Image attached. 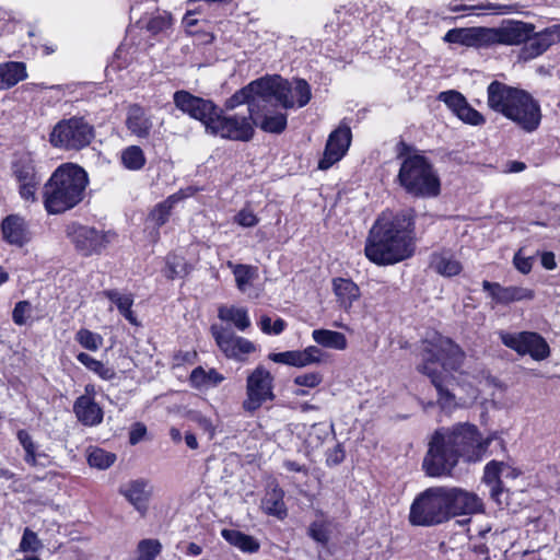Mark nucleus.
I'll return each mask as SVG.
<instances>
[{"mask_svg":"<svg viewBox=\"0 0 560 560\" xmlns=\"http://www.w3.org/2000/svg\"><path fill=\"white\" fill-rule=\"evenodd\" d=\"M211 334L215 340L217 346L229 359L243 361L245 355L256 350V347L252 341L236 336L228 328L213 325L211 326Z\"/></svg>","mask_w":560,"mask_h":560,"instance_id":"obj_14","label":"nucleus"},{"mask_svg":"<svg viewBox=\"0 0 560 560\" xmlns=\"http://www.w3.org/2000/svg\"><path fill=\"white\" fill-rule=\"evenodd\" d=\"M42 547H43V544L38 539L36 533H34L30 528H25L22 539H21V542H20V549L25 552H27V551L36 552L39 549H42Z\"/></svg>","mask_w":560,"mask_h":560,"instance_id":"obj_50","label":"nucleus"},{"mask_svg":"<svg viewBox=\"0 0 560 560\" xmlns=\"http://www.w3.org/2000/svg\"><path fill=\"white\" fill-rule=\"evenodd\" d=\"M283 491L277 485H270L261 500V509L268 514L282 520L287 516Z\"/></svg>","mask_w":560,"mask_h":560,"instance_id":"obj_30","label":"nucleus"},{"mask_svg":"<svg viewBox=\"0 0 560 560\" xmlns=\"http://www.w3.org/2000/svg\"><path fill=\"white\" fill-rule=\"evenodd\" d=\"M185 442L187 446L191 450H196L198 447L197 439L192 433H186Z\"/></svg>","mask_w":560,"mask_h":560,"instance_id":"obj_64","label":"nucleus"},{"mask_svg":"<svg viewBox=\"0 0 560 560\" xmlns=\"http://www.w3.org/2000/svg\"><path fill=\"white\" fill-rule=\"evenodd\" d=\"M173 101L179 110L194 119L200 120L205 125L206 131L208 130V125L217 110L211 101L195 96L184 90L175 92Z\"/></svg>","mask_w":560,"mask_h":560,"instance_id":"obj_16","label":"nucleus"},{"mask_svg":"<svg viewBox=\"0 0 560 560\" xmlns=\"http://www.w3.org/2000/svg\"><path fill=\"white\" fill-rule=\"evenodd\" d=\"M73 411L78 420L84 425H96L103 420L101 407L86 395L80 396L75 400Z\"/></svg>","mask_w":560,"mask_h":560,"instance_id":"obj_28","label":"nucleus"},{"mask_svg":"<svg viewBox=\"0 0 560 560\" xmlns=\"http://www.w3.org/2000/svg\"><path fill=\"white\" fill-rule=\"evenodd\" d=\"M438 100L443 102L455 115L467 102L465 96L455 90L441 92Z\"/></svg>","mask_w":560,"mask_h":560,"instance_id":"obj_46","label":"nucleus"},{"mask_svg":"<svg viewBox=\"0 0 560 560\" xmlns=\"http://www.w3.org/2000/svg\"><path fill=\"white\" fill-rule=\"evenodd\" d=\"M145 432H147V429L143 424L136 423L131 428L130 433H129L130 444L135 445V444L139 443L142 440V438L144 436Z\"/></svg>","mask_w":560,"mask_h":560,"instance_id":"obj_59","label":"nucleus"},{"mask_svg":"<svg viewBox=\"0 0 560 560\" xmlns=\"http://www.w3.org/2000/svg\"><path fill=\"white\" fill-rule=\"evenodd\" d=\"M488 105L514 121L523 130H536L541 120L540 107L527 92L493 81L488 86Z\"/></svg>","mask_w":560,"mask_h":560,"instance_id":"obj_4","label":"nucleus"},{"mask_svg":"<svg viewBox=\"0 0 560 560\" xmlns=\"http://www.w3.org/2000/svg\"><path fill=\"white\" fill-rule=\"evenodd\" d=\"M266 101L281 104L283 108L305 106L311 100V88L305 80L298 79L292 82L281 77L265 78Z\"/></svg>","mask_w":560,"mask_h":560,"instance_id":"obj_9","label":"nucleus"},{"mask_svg":"<svg viewBox=\"0 0 560 560\" xmlns=\"http://www.w3.org/2000/svg\"><path fill=\"white\" fill-rule=\"evenodd\" d=\"M222 536L231 544L238 547L243 551L254 552L259 548L258 542L250 536L238 530L223 529Z\"/></svg>","mask_w":560,"mask_h":560,"instance_id":"obj_41","label":"nucleus"},{"mask_svg":"<svg viewBox=\"0 0 560 560\" xmlns=\"http://www.w3.org/2000/svg\"><path fill=\"white\" fill-rule=\"evenodd\" d=\"M27 77L23 62L9 61L0 65V89H10Z\"/></svg>","mask_w":560,"mask_h":560,"instance_id":"obj_33","label":"nucleus"},{"mask_svg":"<svg viewBox=\"0 0 560 560\" xmlns=\"http://www.w3.org/2000/svg\"><path fill=\"white\" fill-rule=\"evenodd\" d=\"M502 343L521 355L529 354L536 361H542L550 355V348L545 338L533 331L517 334L500 331Z\"/></svg>","mask_w":560,"mask_h":560,"instance_id":"obj_12","label":"nucleus"},{"mask_svg":"<svg viewBox=\"0 0 560 560\" xmlns=\"http://www.w3.org/2000/svg\"><path fill=\"white\" fill-rule=\"evenodd\" d=\"M534 33V25L521 21H510L498 28H488V45H520Z\"/></svg>","mask_w":560,"mask_h":560,"instance_id":"obj_19","label":"nucleus"},{"mask_svg":"<svg viewBox=\"0 0 560 560\" xmlns=\"http://www.w3.org/2000/svg\"><path fill=\"white\" fill-rule=\"evenodd\" d=\"M12 171L19 183L21 198L27 202H35L40 178L35 171L34 161L28 155L21 156L13 163Z\"/></svg>","mask_w":560,"mask_h":560,"instance_id":"obj_17","label":"nucleus"},{"mask_svg":"<svg viewBox=\"0 0 560 560\" xmlns=\"http://www.w3.org/2000/svg\"><path fill=\"white\" fill-rule=\"evenodd\" d=\"M478 429L468 423L442 428L433 434L422 467L430 477L448 476L459 457L478 460L489 441H482Z\"/></svg>","mask_w":560,"mask_h":560,"instance_id":"obj_2","label":"nucleus"},{"mask_svg":"<svg viewBox=\"0 0 560 560\" xmlns=\"http://www.w3.org/2000/svg\"><path fill=\"white\" fill-rule=\"evenodd\" d=\"M3 238L16 246H23L28 242V231L25 220L16 214L8 215L1 223Z\"/></svg>","mask_w":560,"mask_h":560,"instance_id":"obj_27","label":"nucleus"},{"mask_svg":"<svg viewBox=\"0 0 560 560\" xmlns=\"http://www.w3.org/2000/svg\"><path fill=\"white\" fill-rule=\"evenodd\" d=\"M275 102H266V105L257 113L250 115L254 126L270 133H280L287 127V115L275 109Z\"/></svg>","mask_w":560,"mask_h":560,"instance_id":"obj_23","label":"nucleus"},{"mask_svg":"<svg viewBox=\"0 0 560 560\" xmlns=\"http://www.w3.org/2000/svg\"><path fill=\"white\" fill-rule=\"evenodd\" d=\"M472 551L477 555L485 557V560H491L489 555V548L485 544H476L472 547Z\"/></svg>","mask_w":560,"mask_h":560,"instance_id":"obj_62","label":"nucleus"},{"mask_svg":"<svg viewBox=\"0 0 560 560\" xmlns=\"http://www.w3.org/2000/svg\"><path fill=\"white\" fill-rule=\"evenodd\" d=\"M456 116L465 124H469L472 126H480L485 122L483 116L478 110L472 108L468 104V102H466V104L460 108V110H458Z\"/></svg>","mask_w":560,"mask_h":560,"instance_id":"obj_49","label":"nucleus"},{"mask_svg":"<svg viewBox=\"0 0 560 560\" xmlns=\"http://www.w3.org/2000/svg\"><path fill=\"white\" fill-rule=\"evenodd\" d=\"M265 85V78L250 82L247 86L237 91L225 102V108L234 109L235 107L246 103L247 114L257 115L267 102Z\"/></svg>","mask_w":560,"mask_h":560,"instance_id":"obj_18","label":"nucleus"},{"mask_svg":"<svg viewBox=\"0 0 560 560\" xmlns=\"http://www.w3.org/2000/svg\"><path fill=\"white\" fill-rule=\"evenodd\" d=\"M89 184L86 172L73 163L60 165L44 186V205L48 213H62L82 201Z\"/></svg>","mask_w":560,"mask_h":560,"instance_id":"obj_5","label":"nucleus"},{"mask_svg":"<svg viewBox=\"0 0 560 560\" xmlns=\"http://www.w3.org/2000/svg\"><path fill=\"white\" fill-rule=\"evenodd\" d=\"M553 44V38L549 27L536 34L532 33L528 39L524 43V47L521 52L522 57L525 60L534 59L544 54Z\"/></svg>","mask_w":560,"mask_h":560,"instance_id":"obj_29","label":"nucleus"},{"mask_svg":"<svg viewBox=\"0 0 560 560\" xmlns=\"http://www.w3.org/2000/svg\"><path fill=\"white\" fill-rule=\"evenodd\" d=\"M191 386L197 389H209L223 382L224 376L214 369L205 370L198 366L190 374Z\"/></svg>","mask_w":560,"mask_h":560,"instance_id":"obj_34","label":"nucleus"},{"mask_svg":"<svg viewBox=\"0 0 560 560\" xmlns=\"http://www.w3.org/2000/svg\"><path fill=\"white\" fill-rule=\"evenodd\" d=\"M113 303L116 304L120 314L132 325H138L137 318L131 311L133 299L128 294H120L116 290L105 291L104 293Z\"/></svg>","mask_w":560,"mask_h":560,"instance_id":"obj_39","label":"nucleus"},{"mask_svg":"<svg viewBox=\"0 0 560 560\" xmlns=\"http://www.w3.org/2000/svg\"><path fill=\"white\" fill-rule=\"evenodd\" d=\"M482 288L499 304H509L516 301L534 299V291L523 287H502L497 282L485 280Z\"/></svg>","mask_w":560,"mask_h":560,"instance_id":"obj_24","label":"nucleus"},{"mask_svg":"<svg viewBox=\"0 0 560 560\" xmlns=\"http://www.w3.org/2000/svg\"><path fill=\"white\" fill-rule=\"evenodd\" d=\"M182 197L177 194L167 197L152 209L148 217V222L155 228L164 225L171 215L174 205Z\"/></svg>","mask_w":560,"mask_h":560,"instance_id":"obj_38","label":"nucleus"},{"mask_svg":"<svg viewBox=\"0 0 560 560\" xmlns=\"http://www.w3.org/2000/svg\"><path fill=\"white\" fill-rule=\"evenodd\" d=\"M365 256L376 265H393L413 253V221L406 213L383 212L369 232Z\"/></svg>","mask_w":560,"mask_h":560,"instance_id":"obj_3","label":"nucleus"},{"mask_svg":"<svg viewBox=\"0 0 560 560\" xmlns=\"http://www.w3.org/2000/svg\"><path fill=\"white\" fill-rule=\"evenodd\" d=\"M259 326L265 334L279 335L285 329L287 324L282 318H277L272 324L271 318L264 315L260 317Z\"/></svg>","mask_w":560,"mask_h":560,"instance_id":"obj_51","label":"nucleus"},{"mask_svg":"<svg viewBox=\"0 0 560 560\" xmlns=\"http://www.w3.org/2000/svg\"><path fill=\"white\" fill-rule=\"evenodd\" d=\"M94 138V128L83 117H70L58 121L49 133L54 148L79 151Z\"/></svg>","mask_w":560,"mask_h":560,"instance_id":"obj_8","label":"nucleus"},{"mask_svg":"<svg viewBox=\"0 0 560 560\" xmlns=\"http://www.w3.org/2000/svg\"><path fill=\"white\" fill-rule=\"evenodd\" d=\"M234 222L243 228H253L259 222V219L252 210L242 209L235 214Z\"/></svg>","mask_w":560,"mask_h":560,"instance_id":"obj_56","label":"nucleus"},{"mask_svg":"<svg viewBox=\"0 0 560 560\" xmlns=\"http://www.w3.org/2000/svg\"><path fill=\"white\" fill-rule=\"evenodd\" d=\"M345 458V452L337 445L328 455L327 462L332 465L341 463Z\"/></svg>","mask_w":560,"mask_h":560,"instance_id":"obj_61","label":"nucleus"},{"mask_svg":"<svg viewBox=\"0 0 560 560\" xmlns=\"http://www.w3.org/2000/svg\"><path fill=\"white\" fill-rule=\"evenodd\" d=\"M351 143V130L346 125H340L334 130L327 140L324 156L318 162L320 170H328L338 162L349 149Z\"/></svg>","mask_w":560,"mask_h":560,"instance_id":"obj_20","label":"nucleus"},{"mask_svg":"<svg viewBox=\"0 0 560 560\" xmlns=\"http://www.w3.org/2000/svg\"><path fill=\"white\" fill-rule=\"evenodd\" d=\"M400 185L417 197H435L440 192V179L431 163L422 155L407 156L398 173Z\"/></svg>","mask_w":560,"mask_h":560,"instance_id":"obj_6","label":"nucleus"},{"mask_svg":"<svg viewBox=\"0 0 560 560\" xmlns=\"http://www.w3.org/2000/svg\"><path fill=\"white\" fill-rule=\"evenodd\" d=\"M541 265L547 270H553L557 267L555 254L551 252H544L540 257Z\"/></svg>","mask_w":560,"mask_h":560,"instance_id":"obj_60","label":"nucleus"},{"mask_svg":"<svg viewBox=\"0 0 560 560\" xmlns=\"http://www.w3.org/2000/svg\"><path fill=\"white\" fill-rule=\"evenodd\" d=\"M273 399V376L265 366L258 365L246 378V398L242 407L246 412L253 413Z\"/></svg>","mask_w":560,"mask_h":560,"instance_id":"obj_11","label":"nucleus"},{"mask_svg":"<svg viewBox=\"0 0 560 560\" xmlns=\"http://www.w3.org/2000/svg\"><path fill=\"white\" fill-rule=\"evenodd\" d=\"M515 268L526 275L532 270L533 257H525L522 255V250H518L513 259Z\"/></svg>","mask_w":560,"mask_h":560,"instance_id":"obj_58","label":"nucleus"},{"mask_svg":"<svg viewBox=\"0 0 560 560\" xmlns=\"http://www.w3.org/2000/svg\"><path fill=\"white\" fill-rule=\"evenodd\" d=\"M294 384L300 387L314 388L323 382V375L317 372L305 373L298 375L293 380Z\"/></svg>","mask_w":560,"mask_h":560,"instance_id":"obj_54","label":"nucleus"},{"mask_svg":"<svg viewBox=\"0 0 560 560\" xmlns=\"http://www.w3.org/2000/svg\"><path fill=\"white\" fill-rule=\"evenodd\" d=\"M75 340L86 350L96 351L103 346V337L89 329L81 328L75 334Z\"/></svg>","mask_w":560,"mask_h":560,"instance_id":"obj_43","label":"nucleus"},{"mask_svg":"<svg viewBox=\"0 0 560 560\" xmlns=\"http://www.w3.org/2000/svg\"><path fill=\"white\" fill-rule=\"evenodd\" d=\"M444 487H431L419 493L410 506L409 522L434 526L448 521Z\"/></svg>","mask_w":560,"mask_h":560,"instance_id":"obj_7","label":"nucleus"},{"mask_svg":"<svg viewBox=\"0 0 560 560\" xmlns=\"http://www.w3.org/2000/svg\"><path fill=\"white\" fill-rule=\"evenodd\" d=\"M120 161L129 171L141 170L147 162L143 150L138 145H129L121 151Z\"/></svg>","mask_w":560,"mask_h":560,"instance_id":"obj_40","label":"nucleus"},{"mask_svg":"<svg viewBox=\"0 0 560 560\" xmlns=\"http://www.w3.org/2000/svg\"><path fill=\"white\" fill-rule=\"evenodd\" d=\"M332 288L340 306L348 310L360 298L359 287L350 279L337 278L332 281Z\"/></svg>","mask_w":560,"mask_h":560,"instance_id":"obj_31","label":"nucleus"},{"mask_svg":"<svg viewBox=\"0 0 560 560\" xmlns=\"http://www.w3.org/2000/svg\"><path fill=\"white\" fill-rule=\"evenodd\" d=\"M330 534V523L327 521H315L308 527V535L322 545H327Z\"/></svg>","mask_w":560,"mask_h":560,"instance_id":"obj_45","label":"nucleus"},{"mask_svg":"<svg viewBox=\"0 0 560 560\" xmlns=\"http://www.w3.org/2000/svg\"><path fill=\"white\" fill-rule=\"evenodd\" d=\"M172 18L168 13L164 12L153 16L148 22V30L152 33L162 32L171 26Z\"/></svg>","mask_w":560,"mask_h":560,"instance_id":"obj_55","label":"nucleus"},{"mask_svg":"<svg viewBox=\"0 0 560 560\" xmlns=\"http://www.w3.org/2000/svg\"><path fill=\"white\" fill-rule=\"evenodd\" d=\"M465 10H488V11H492L498 14H504V13L509 12L510 7L488 2V3L477 4V5H456V7L451 8V11H453V12H459V11H465Z\"/></svg>","mask_w":560,"mask_h":560,"instance_id":"obj_52","label":"nucleus"},{"mask_svg":"<svg viewBox=\"0 0 560 560\" xmlns=\"http://www.w3.org/2000/svg\"><path fill=\"white\" fill-rule=\"evenodd\" d=\"M448 520L483 511L482 500L474 492L458 487H444Z\"/></svg>","mask_w":560,"mask_h":560,"instance_id":"obj_15","label":"nucleus"},{"mask_svg":"<svg viewBox=\"0 0 560 560\" xmlns=\"http://www.w3.org/2000/svg\"><path fill=\"white\" fill-rule=\"evenodd\" d=\"M312 337L318 345L335 350H345L348 347V341L342 332L329 329H315Z\"/></svg>","mask_w":560,"mask_h":560,"instance_id":"obj_35","label":"nucleus"},{"mask_svg":"<svg viewBox=\"0 0 560 560\" xmlns=\"http://www.w3.org/2000/svg\"><path fill=\"white\" fill-rule=\"evenodd\" d=\"M322 357V350L315 346H310L304 350H291L269 354L271 361L295 368H305L311 364L319 363Z\"/></svg>","mask_w":560,"mask_h":560,"instance_id":"obj_22","label":"nucleus"},{"mask_svg":"<svg viewBox=\"0 0 560 560\" xmlns=\"http://www.w3.org/2000/svg\"><path fill=\"white\" fill-rule=\"evenodd\" d=\"M190 419L198 425L199 429L208 433L210 439L213 438L215 430L212 421L209 418L199 412H195L190 416Z\"/></svg>","mask_w":560,"mask_h":560,"instance_id":"obj_57","label":"nucleus"},{"mask_svg":"<svg viewBox=\"0 0 560 560\" xmlns=\"http://www.w3.org/2000/svg\"><path fill=\"white\" fill-rule=\"evenodd\" d=\"M207 132L229 140L248 141L255 132L254 119L247 113L223 115L221 110L217 109L208 125Z\"/></svg>","mask_w":560,"mask_h":560,"instance_id":"obj_10","label":"nucleus"},{"mask_svg":"<svg viewBox=\"0 0 560 560\" xmlns=\"http://www.w3.org/2000/svg\"><path fill=\"white\" fill-rule=\"evenodd\" d=\"M431 268L443 277H454L463 270L462 264L450 252H441L432 255Z\"/></svg>","mask_w":560,"mask_h":560,"instance_id":"obj_32","label":"nucleus"},{"mask_svg":"<svg viewBox=\"0 0 560 560\" xmlns=\"http://www.w3.org/2000/svg\"><path fill=\"white\" fill-rule=\"evenodd\" d=\"M424 345L423 363L418 366V370L431 380L439 395L440 407L451 411L457 406L476 400L478 390L471 385H460L457 377L451 373L456 371L463 362L464 353L460 348L442 336H436Z\"/></svg>","mask_w":560,"mask_h":560,"instance_id":"obj_1","label":"nucleus"},{"mask_svg":"<svg viewBox=\"0 0 560 560\" xmlns=\"http://www.w3.org/2000/svg\"><path fill=\"white\" fill-rule=\"evenodd\" d=\"M444 40L468 47L488 46V28H453L445 34Z\"/></svg>","mask_w":560,"mask_h":560,"instance_id":"obj_26","label":"nucleus"},{"mask_svg":"<svg viewBox=\"0 0 560 560\" xmlns=\"http://www.w3.org/2000/svg\"><path fill=\"white\" fill-rule=\"evenodd\" d=\"M116 460V455L101 448L92 451L88 457L89 465L98 469H107Z\"/></svg>","mask_w":560,"mask_h":560,"instance_id":"obj_44","label":"nucleus"},{"mask_svg":"<svg viewBox=\"0 0 560 560\" xmlns=\"http://www.w3.org/2000/svg\"><path fill=\"white\" fill-rule=\"evenodd\" d=\"M218 317L223 322L232 323L238 330L244 331L250 326L247 310L237 306H221Z\"/></svg>","mask_w":560,"mask_h":560,"instance_id":"obj_36","label":"nucleus"},{"mask_svg":"<svg viewBox=\"0 0 560 560\" xmlns=\"http://www.w3.org/2000/svg\"><path fill=\"white\" fill-rule=\"evenodd\" d=\"M505 469L503 463L495 460L488 463L485 468L483 481L491 487L490 494L497 501L502 492L500 476Z\"/></svg>","mask_w":560,"mask_h":560,"instance_id":"obj_37","label":"nucleus"},{"mask_svg":"<svg viewBox=\"0 0 560 560\" xmlns=\"http://www.w3.org/2000/svg\"><path fill=\"white\" fill-rule=\"evenodd\" d=\"M125 124L128 131L140 139L148 138L153 128L152 116L138 104L128 107Z\"/></svg>","mask_w":560,"mask_h":560,"instance_id":"obj_25","label":"nucleus"},{"mask_svg":"<svg viewBox=\"0 0 560 560\" xmlns=\"http://www.w3.org/2000/svg\"><path fill=\"white\" fill-rule=\"evenodd\" d=\"M77 360L86 369L94 372L103 380L109 381L115 376V371L113 368L107 366L102 361L92 358L90 354L85 352H80L77 355Z\"/></svg>","mask_w":560,"mask_h":560,"instance_id":"obj_42","label":"nucleus"},{"mask_svg":"<svg viewBox=\"0 0 560 560\" xmlns=\"http://www.w3.org/2000/svg\"><path fill=\"white\" fill-rule=\"evenodd\" d=\"M32 306L28 301H20L15 304L12 313V319L16 325L26 324L27 318L31 316Z\"/></svg>","mask_w":560,"mask_h":560,"instance_id":"obj_53","label":"nucleus"},{"mask_svg":"<svg viewBox=\"0 0 560 560\" xmlns=\"http://www.w3.org/2000/svg\"><path fill=\"white\" fill-rule=\"evenodd\" d=\"M67 235L83 256L98 254L109 243L107 233L75 223L67 226Z\"/></svg>","mask_w":560,"mask_h":560,"instance_id":"obj_13","label":"nucleus"},{"mask_svg":"<svg viewBox=\"0 0 560 560\" xmlns=\"http://www.w3.org/2000/svg\"><path fill=\"white\" fill-rule=\"evenodd\" d=\"M229 266L233 268L237 288L244 291L253 278V269L246 265H232L231 262Z\"/></svg>","mask_w":560,"mask_h":560,"instance_id":"obj_48","label":"nucleus"},{"mask_svg":"<svg viewBox=\"0 0 560 560\" xmlns=\"http://www.w3.org/2000/svg\"><path fill=\"white\" fill-rule=\"evenodd\" d=\"M18 439L25 451V462L32 466L37 465L36 447L31 435L25 430H20L18 432Z\"/></svg>","mask_w":560,"mask_h":560,"instance_id":"obj_47","label":"nucleus"},{"mask_svg":"<svg viewBox=\"0 0 560 560\" xmlns=\"http://www.w3.org/2000/svg\"><path fill=\"white\" fill-rule=\"evenodd\" d=\"M202 551V548L195 544V542H189L188 546H187V550H186V553L188 556H199Z\"/></svg>","mask_w":560,"mask_h":560,"instance_id":"obj_63","label":"nucleus"},{"mask_svg":"<svg viewBox=\"0 0 560 560\" xmlns=\"http://www.w3.org/2000/svg\"><path fill=\"white\" fill-rule=\"evenodd\" d=\"M119 492L141 515H145L148 503L153 493V487L148 480L137 479L129 481L119 489Z\"/></svg>","mask_w":560,"mask_h":560,"instance_id":"obj_21","label":"nucleus"}]
</instances>
